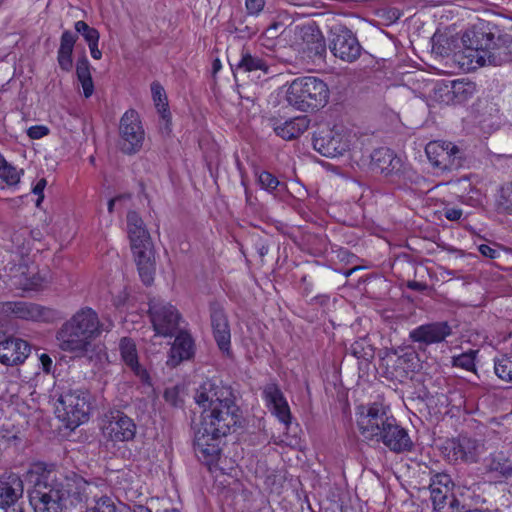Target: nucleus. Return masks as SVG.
<instances>
[{"mask_svg": "<svg viewBox=\"0 0 512 512\" xmlns=\"http://www.w3.org/2000/svg\"><path fill=\"white\" fill-rule=\"evenodd\" d=\"M194 400L202 408L201 428L212 439L225 437L241 425V410L230 386L206 380L196 389Z\"/></svg>", "mask_w": 512, "mask_h": 512, "instance_id": "nucleus-1", "label": "nucleus"}, {"mask_svg": "<svg viewBox=\"0 0 512 512\" xmlns=\"http://www.w3.org/2000/svg\"><path fill=\"white\" fill-rule=\"evenodd\" d=\"M461 40L463 50L456 57L461 67L468 71L486 65L500 66L512 61L511 36L505 34L495 38L487 24L481 23L467 29Z\"/></svg>", "mask_w": 512, "mask_h": 512, "instance_id": "nucleus-2", "label": "nucleus"}, {"mask_svg": "<svg viewBox=\"0 0 512 512\" xmlns=\"http://www.w3.org/2000/svg\"><path fill=\"white\" fill-rule=\"evenodd\" d=\"M89 488L90 484L73 472L48 471L37 479L30 502L34 512H63L69 497L83 502Z\"/></svg>", "mask_w": 512, "mask_h": 512, "instance_id": "nucleus-3", "label": "nucleus"}, {"mask_svg": "<svg viewBox=\"0 0 512 512\" xmlns=\"http://www.w3.org/2000/svg\"><path fill=\"white\" fill-rule=\"evenodd\" d=\"M113 327L112 321L102 322L95 310L83 307L65 321L56 334L59 348L76 358L94 352V341Z\"/></svg>", "mask_w": 512, "mask_h": 512, "instance_id": "nucleus-4", "label": "nucleus"}, {"mask_svg": "<svg viewBox=\"0 0 512 512\" xmlns=\"http://www.w3.org/2000/svg\"><path fill=\"white\" fill-rule=\"evenodd\" d=\"M127 232L139 276L145 285H151L156 270L153 243L144 221L135 211L127 214Z\"/></svg>", "mask_w": 512, "mask_h": 512, "instance_id": "nucleus-5", "label": "nucleus"}, {"mask_svg": "<svg viewBox=\"0 0 512 512\" xmlns=\"http://www.w3.org/2000/svg\"><path fill=\"white\" fill-rule=\"evenodd\" d=\"M328 98L329 88L327 84L314 76L294 79L286 91L288 104L303 112L325 106Z\"/></svg>", "mask_w": 512, "mask_h": 512, "instance_id": "nucleus-6", "label": "nucleus"}, {"mask_svg": "<svg viewBox=\"0 0 512 512\" xmlns=\"http://www.w3.org/2000/svg\"><path fill=\"white\" fill-rule=\"evenodd\" d=\"M90 393L82 388L64 390L55 403L57 417L74 428L89 418Z\"/></svg>", "mask_w": 512, "mask_h": 512, "instance_id": "nucleus-7", "label": "nucleus"}, {"mask_svg": "<svg viewBox=\"0 0 512 512\" xmlns=\"http://www.w3.org/2000/svg\"><path fill=\"white\" fill-rule=\"evenodd\" d=\"M395 419L389 409L380 403L358 407L357 426L363 438L369 441L380 442Z\"/></svg>", "mask_w": 512, "mask_h": 512, "instance_id": "nucleus-8", "label": "nucleus"}, {"mask_svg": "<svg viewBox=\"0 0 512 512\" xmlns=\"http://www.w3.org/2000/svg\"><path fill=\"white\" fill-rule=\"evenodd\" d=\"M148 313L157 335L172 337L178 332L181 315L172 304L158 298L150 299Z\"/></svg>", "mask_w": 512, "mask_h": 512, "instance_id": "nucleus-9", "label": "nucleus"}, {"mask_svg": "<svg viewBox=\"0 0 512 512\" xmlns=\"http://www.w3.org/2000/svg\"><path fill=\"white\" fill-rule=\"evenodd\" d=\"M353 136L343 127L322 129L314 134L313 147L325 157H339L350 149Z\"/></svg>", "mask_w": 512, "mask_h": 512, "instance_id": "nucleus-10", "label": "nucleus"}, {"mask_svg": "<svg viewBox=\"0 0 512 512\" xmlns=\"http://www.w3.org/2000/svg\"><path fill=\"white\" fill-rule=\"evenodd\" d=\"M145 131L143 129L139 114L133 110H127L121 117L119 123L120 150L128 155L139 152L143 146Z\"/></svg>", "mask_w": 512, "mask_h": 512, "instance_id": "nucleus-11", "label": "nucleus"}, {"mask_svg": "<svg viewBox=\"0 0 512 512\" xmlns=\"http://www.w3.org/2000/svg\"><path fill=\"white\" fill-rule=\"evenodd\" d=\"M425 152L432 166L441 171H454L463 166L464 153L451 142L431 141Z\"/></svg>", "mask_w": 512, "mask_h": 512, "instance_id": "nucleus-12", "label": "nucleus"}, {"mask_svg": "<svg viewBox=\"0 0 512 512\" xmlns=\"http://www.w3.org/2000/svg\"><path fill=\"white\" fill-rule=\"evenodd\" d=\"M329 49L336 58L348 63L356 61L362 53L357 37L350 29L341 25L331 28Z\"/></svg>", "mask_w": 512, "mask_h": 512, "instance_id": "nucleus-13", "label": "nucleus"}, {"mask_svg": "<svg viewBox=\"0 0 512 512\" xmlns=\"http://www.w3.org/2000/svg\"><path fill=\"white\" fill-rule=\"evenodd\" d=\"M2 312L16 318L35 321L53 322L58 318V311L32 302L10 301L2 305Z\"/></svg>", "mask_w": 512, "mask_h": 512, "instance_id": "nucleus-14", "label": "nucleus"}, {"mask_svg": "<svg viewBox=\"0 0 512 512\" xmlns=\"http://www.w3.org/2000/svg\"><path fill=\"white\" fill-rule=\"evenodd\" d=\"M484 444L477 439L459 436L447 441L446 457L450 462L476 463L484 453Z\"/></svg>", "mask_w": 512, "mask_h": 512, "instance_id": "nucleus-15", "label": "nucleus"}, {"mask_svg": "<svg viewBox=\"0 0 512 512\" xmlns=\"http://www.w3.org/2000/svg\"><path fill=\"white\" fill-rule=\"evenodd\" d=\"M107 424L104 431L107 436L116 442L132 441L137 432L134 420L120 410H112L107 415Z\"/></svg>", "mask_w": 512, "mask_h": 512, "instance_id": "nucleus-16", "label": "nucleus"}, {"mask_svg": "<svg viewBox=\"0 0 512 512\" xmlns=\"http://www.w3.org/2000/svg\"><path fill=\"white\" fill-rule=\"evenodd\" d=\"M452 334V328L446 321L420 325L409 332V339L418 344L419 349L443 342Z\"/></svg>", "mask_w": 512, "mask_h": 512, "instance_id": "nucleus-17", "label": "nucleus"}, {"mask_svg": "<svg viewBox=\"0 0 512 512\" xmlns=\"http://www.w3.org/2000/svg\"><path fill=\"white\" fill-rule=\"evenodd\" d=\"M30 352V344L21 338L8 337L0 341V363L6 366L24 363Z\"/></svg>", "mask_w": 512, "mask_h": 512, "instance_id": "nucleus-18", "label": "nucleus"}, {"mask_svg": "<svg viewBox=\"0 0 512 512\" xmlns=\"http://www.w3.org/2000/svg\"><path fill=\"white\" fill-rule=\"evenodd\" d=\"M263 397L273 414L288 425L291 420L290 408L279 386L274 382L267 383L263 388Z\"/></svg>", "mask_w": 512, "mask_h": 512, "instance_id": "nucleus-19", "label": "nucleus"}, {"mask_svg": "<svg viewBox=\"0 0 512 512\" xmlns=\"http://www.w3.org/2000/svg\"><path fill=\"white\" fill-rule=\"evenodd\" d=\"M24 493V484L16 473H4L0 476V508L13 506Z\"/></svg>", "mask_w": 512, "mask_h": 512, "instance_id": "nucleus-20", "label": "nucleus"}, {"mask_svg": "<svg viewBox=\"0 0 512 512\" xmlns=\"http://www.w3.org/2000/svg\"><path fill=\"white\" fill-rule=\"evenodd\" d=\"M474 92L472 83L460 80L452 81L450 84L439 85L435 90L438 99L446 104H459L469 99Z\"/></svg>", "mask_w": 512, "mask_h": 512, "instance_id": "nucleus-21", "label": "nucleus"}, {"mask_svg": "<svg viewBox=\"0 0 512 512\" xmlns=\"http://www.w3.org/2000/svg\"><path fill=\"white\" fill-rule=\"evenodd\" d=\"M380 442L394 453L410 452L414 447V443L408 431L402 427L396 419L392 425L388 427Z\"/></svg>", "mask_w": 512, "mask_h": 512, "instance_id": "nucleus-22", "label": "nucleus"}, {"mask_svg": "<svg viewBox=\"0 0 512 512\" xmlns=\"http://www.w3.org/2000/svg\"><path fill=\"white\" fill-rule=\"evenodd\" d=\"M175 340L170 348L167 365L176 367L184 360L194 355V341L191 335L184 330H178Z\"/></svg>", "mask_w": 512, "mask_h": 512, "instance_id": "nucleus-23", "label": "nucleus"}, {"mask_svg": "<svg viewBox=\"0 0 512 512\" xmlns=\"http://www.w3.org/2000/svg\"><path fill=\"white\" fill-rule=\"evenodd\" d=\"M211 326L219 349L223 352H229L231 343L230 327L223 309L218 306L211 307Z\"/></svg>", "mask_w": 512, "mask_h": 512, "instance_id": "nucleus-24", "label": "nucleus"}, {"mask_svg": "<svg viewBox=\"0 0 512 512\" xmlns=\"http://www.w3.org/2000/svg\"><path fill=\"white\" fill-rule=\"evenodd\" d=\"M120 355L127 367L144 383L149 381V374L138 361V353L135 342L131 338L124 337L119 343Z\"/></svg>", "mask_w": 512, "mask_h": 512, "instance_id": "nucleus-25", "label": "nucleus"}, {"mask_svg": "<svg viewBox=\"0 0 512 512\" xmlns=\"http://www.w3.org/2000/svg\"><path fill=\"white\" fill-rule=\"evenodd\" d=\"M310 120L307 116H298L284 122L275 121L273 130L277 136L284 140H293L302 135L309 127Z\"/></svg>", "mask_w": 512, "mask_h": 512, "instance_id": "nucleus-26", "label": "nucleus"}, {"mask_svg": "<svg viewBox=\"0 0 512 512\" xmlns=\"http://www.w3.org/2000/svg\"><path fill=\"white\" fill-rule=\"evenodd\" d=\"M400 166V159L386 147L375 149L371 154L370 167L373 171L389 175Z\"/></svg>", "mask_w": 512, "mask_h": 512, "instance_id": "nucleus-27", "label": "nucleus"}, {"mask_svg": "<svg viewBox=\"0 0 512 512\" xmlns=\"http://www.w3.org/2000/svg\"><path fill=\"white\" fill-rule=\"evenodd\" d=\"M77 39V34L72 33L70 30L64 31L61 35L57 60L60 68L64 71H70L72 69V53Z\"/></svg>", "mask_w": 512, "mask_h": 512, "instance_id": "nucleus-28", "label": "nucleus"}, {"mask_svg": "<svg viewBox=\"0 0 512 512\" xmlns=\"http://www.w3.org/2000/svg\"><path fill=\"white\" fill-rule=\"evenodd\" d=\"M217 441L218 439H212L211 435L205 433L204 430L199 432L195 443L197 455L208 463L216 461L220 453V447Z\"/></svg>", "mask_w": 512, "mask_h": 512, "instance_id": "nucleus-29", "label": "nucleus"}, {"mask_svg": "<svg viewBox=\"0 0 512 512\" xmlns=\"http://www.w3.org/2000/svg\"><path fill=\"white\" fill-rule=\"evenodd\" d=\"M485 463L488 472H495L505 478L512 476V459L504 451L491 453Z\"/></svg>", "mask_w": 512, "mask_h": 512, "instance_id": "nucleus-30", "label": "nucleus"}, {"mask_svg": "<svg viewBox=\"0 0 512 512\" xmlns=\"http://www.w3.org/2000/svg\"><path fill=\"white\" fill-rule=\"evenodd\" d=\"M415 358L414 352H405L404 349L393 351L386 357L387 368L392 367V377L399 378L407 375V370L403 367L404 364L412 363Z\"/></svg>", "mask_w": 512, "mask_h": 512, "instance_id": "nucleus-31", "label": "nucleus"}, {"mask_svg": "<svg viewBox=\"0 0 512 512\" xmlns=\"http://www.w3.org/2000/svg\"><path fill=\"white\" fill-rule=\"evenodd\" d=\"M236 70L243 72L263 71L265 74L269 72V65L261 57L252 55L249 51L242 50L241 58L235 65Z\"/></svg>", "mask_w": 512, "mask_h": 512, "instance_id": "nucleus-32", "label": "nucleus"}, {"mask_svg": "<svg viewBox=\"0 0 512 512\" xmlns=\"http://www.w3.org/2000/svg\"><path fill=\"white\" fill-rule=\"evenodd\" d=\"M151 93L154 104L160 113L162 119L165 121V128H169L171 113L168 110V100L163 86L159 82L151 84Z\"/></svg>", "mask_w": 512, "mask_h": 512, "instance_id": "nucleus-33", "label": "nucleus"}, {"mask_svg": "<svg viewBox=\"0 0 512 512\" xmlns=\"http://www.w3.org/2000/svg\"><path fill=\"white\" fill-rule=\"evenodd\" d=\"M495 207L499 213L512 214V183H505L499 188Z\"/></svg>", "mask_w": 512, "mask_h": 512, "instance_id": "nucleus-34", "label": "nucleus"}, {"mask_svg": "<svg viewBox=\"0 0 512 512\" xmlns=\"http://www.w3.org/2000/svg\"><path fill=\"white\" fill-rule=\"evenodd\" d=\"M307 50L310 56L322 58L326 54V43L318 29H311L310 35H306Z\"/></svg>", "mask_w": 512, "mask_h": 512, "instance_id": "nucleus-35", "label": "nucleus"}, {"mask_svg": "<svg viewBox=\"0 0 512 512\" xmlns=\"http://www.w3.org/2000/svg\"><path fill=\"white\" fill-rule=\"evenodd\" d=\"M494 370L501 380L512 383V352L495 358Z\"/></svg>", "mask_w": 512, "mask_h": 512, "instance_id": "nucleus-36", "label": "nucleus"}, {"mask_svg": "<svg viewBox=\"0 0 512 512\" xmlns=\"http://www.w3.org/2000/svg\"><path fill=\"white\" fill-rule=\"evenodd\" d=\"M74 27L76 32L82 35L88 45L99 43L100 34L98 30L90 27L85 21H77Z\"/></svg>", "mask_w": 512, "mask_h": 512, "instance_id": "nucleus-37", "label": "nucleus"}, {"mask_svg": "<svg viewBox=\"0 0 512 512\" xmlns=\"http://www.w3.org/2000/svg\"><path fill=\"white\" fill-rule=\"evenodd\" d=\"M476 353L477 352L474 350H469L457 356H453L452 365L454 367H459L467 371H473L475 368Z\"/></svg>", "mask_w": 512, "mask_h": 512, "instance_id": "nucleus-38", "label": "nucleus"}, {"mask_svg": "<svg viewBox=\"0 0 512 512\" xmlns=\"http://www.w3.org/2000/svg\"><path fill=\"white\" fill-rule=\"evenodd\" d=\"M0 178L8 185H16L20 180L19 171L11 166L4 157L0 160Z\"/></svg>", "mask_w": 512, "mask_h": 512, "instance_id": "nucleus-39", "label": "nucleus"}, {"mask_svg": "<svg viewBox=\"0 0 512 512\" xmlns=\"http://www.w3.org/2000/svg\"><path fill=\"white\" fill-rule=\"evenodd\" d=\"M17 273L10 275L11 285L22 290H30L33 283L26 277V266L19 265Z\"/></svg>", "mask_w": 512, "mask_h": 512, "instance_id": "nucleus-40", "label": "nucleus"}, {"mask_svg": "<svg viewBox=\"0 0 512 512\" xmlns=\"http://www.w3.org/2000/svg\"><path fill=\"white\" fill-rule=\"evenodd\" d=\"M449 491H450V488H447V487L446 488H441V487L430 488L431 501H432L434 510L440 511L441 509L444 508L447 498H448Z\"/></svg>", "mask_w": 512, "mask_h": 512, "instance_id": "nucleus-41", "label": "nucleus"}, {"mask_svg": "<svg viewBox=\"0 0 512 512\" xmlns=\"http://www.w3.org/2000/svg\"><path fill=\"white\" fill-rule=\"evenodd\" d=\"M30 234L27 228H21L12 235V242L15 244V247L19 250L20 253H24L30 249V238L28 235Z\"/></svg>", "mask_w": 512, "mask_h": 512, "instance_id": "nucleus-42", "label": "nucleus"}, {"mask_svg": "<svg viewBox=\"0 0 512 512\" xmlns=\"http://www.w3.org/2000/svg\"><path fill=\"white\" fill-rule=\"evenodd\" d=\"M165 401L174 406L180 407L183 404L182 390L179 386L166 388L164 391Z\"/></svg>", "mask_w": 512, "mask_h": 512, "instance_id": "nucleus-43", "label": "nucleus"}, {"mask_svg": "<svg viewBox=\"0 0 512 512\" xmlns=\"http://www.w3.org/2000/svg\"><path fill=\"white\" fill-rule=\"evenodd\" d=\"M86 512H117V508L112 498L102 496L95 501V506Z\"/></svg>", "mask_w": 512, "mask_h": 512, "instance_id": "nucleus-44", "label": "nucleus"}, {"mask_svg": "<svg viewBox=\"0 0 512 512\" xmlns=\"http://www.w3.org/2000/svg\"><path fill=\"white\" fill-rule=\"evenodd\" d=\"M258 182L260 186L268 191L275 190L278 185V179L272 175L270 172L262 171L258 176Z\"/></svg>", "mask_w": 512, "mask_h": 512, "instance_id": "nucleus-45", "label": "nucleus"}, {"mask_svg": "<svg viewBox=\"0 0 512 512\" xmlns=\"http://www.w3.org/2000/svg\"><path fill=\"white\" fill-rule=\"evenodd\" d=\"M450 485H454V483L452 482V479L448 474L437 473L431 478L429 488H450Z\"/></svg>", "mask_w": 512, "mask_h": 512, "instance_id": "nucleus-46", "label": "nucleus"}, {"mask_svg": "<svg viewBox=\"0 0 512 512\" xmlns=\"http://www.w3.org/2000/svg\"><path fill=\"white\" fill-rule=\"evenodd\" d=\"M76 74L78 80L92 77L90 73V63L86 56H83L77 61Z\"/></svg>", "mask_w": 512, "mask_h": 512, "instance_id": "nucleus-47", "label": "nucleus"}, {"mask_svg": "<svg viewBox=\"0 0 512 512\" xmlns=\"http://www.w3.org/2000/svg\"><path fill=\"white\" fill-rule=\"evenodd\" d=\"M235 32L240 38H251L257 34L258 28L256 25H244L243 23H240L238 26L235 27Z\"/></svg>", "mask_w": 512, "mask_h": 512, "instance_id": "nucleus-48", "label": "nucleus"}, {"mask_svg": "<svg viewBox=\"0 0 512 512\" xmlns=\"http://www.w3.org/2000/svg\"><path fill=\"white\" fill-rule=\"evenodd\" d=\"M265 6V0H246L245 7L249 15H258Z\"/></svg>", "mask_w": 512, "mask_h": 512, "instance_id": "nucleus-49", "label": "nucleus"}, {"mask_svg": "<svg viewBox=\"0 0 512 512\" xmlns=\"http://www.w3.org/2000/svg\"><path fill=\"white\" fill-rule=\"evenodd\" d=\"M49 133V129L46 126L35 125L31 126L27 134L31 139H40Z\"/></svg>", "mask_w": 512, "mask_h": 512, "instance_id": "nucleus-50", "label": "nucleus"}, {"mask_svg": "<svg viewBox=\"0 0 512 512\" xmlns=\"http://www.w3.org/2000/svg\"><path fill=\"white\" fill-rule=\"evenodd\" d=\"M46 185H47V180L45 178H41L40 180H38V182L32 189L33 193L38 196L37 201H36L37 207L40 206L41 202L44 199V189H45Z\"/></svg>", "mask_w": 512, "mask_h": 512, "instance_id": "nucleus-51", "label": "nucleus"}, {"mask_svg": "<svg viewBox=\"0 0 512 512\" xmlns=\"http://www.w3.org/2000/svg\"><path fill=\"white\" fill-rule=\"evenodd\" d=\"M444 216L450 221H457L462 216V210L454 207H446L444 208Z\"/></svg>", "mask_w": 512, "mask_h": 512, "instance_id": "nucleus-52", "label": "nucleus"}, {"mask_svg": "<svg viewBox=\"0 0 512 512\" xmlns=\"http://www.w3.org/2000/svg\"><path fill=\"white\" fill-rule=\"evenodd\" d=\"M83 88V94L86 98H89L94 92V84L92 77L79 80Z\"/></svg>", "mask_w": 512, "mask_h": 512, "instance_id": "nucleus-53", "label": "nucleus"}, {"mask_svg": "<svg viewBox=\"0 0 512 512\" xmlns=\"http://www.w3.org/2000/svg\"><path fill=\"white\" fill-rule=\"evenodd\" d=\"M478 251L485 257H488L490 259H495L498 257L499 255V252L490 247L489 245L487 244H481L479 247H478Z\"/></svg>", "mask_w": 512, "mask_h": 512, "instance_id": "nucleus-54", "label": "nucleus"}, {"mask_svg": "<svg viewBox=\"0 0 512 512\" xmlns=\"http://www.w3.org/2000/svg\"><path fill=\"white\" fill-rule=\"evenodd\" d=\"M282 27V24L281 23H278V22H274L272 23L267 29H266V34L268 37L270 38H275L277 37L279 34H278V30L279 28Z\"/></svg>", "mask_w": 512, "mask_h": 512, "instance_id": "nucleus-55", "label": "nucleus"}, {"mask_svg": "<svg viewBox=\"0 0 512 512\" xmlns=\"http://www.w3.org/2000/svg\"><path fill=\"white\" fill-rule=\"evenodd\" d=\"M350 351L357 358L363 357L362 346L360 342H354L350 347Z\"/></svg>", "mask_w": 512, "mask_h": 512, "instance_id": "nucleus-56", "label": "nucleus"}, {"mask_svg": "<svg viewBox=\"0 0 512 512\" xmlns=\"http://www.w3.org/2000/svg\"><path fill=\"white\" fill-rule=\"evenodd\" d=\"M40 361H41V363L43 365L44 371L49 372L50 368H51V365H52L51 358L47 354H42L40 356Z\"/></svg>", "mask_w": 512, "mask_h": 512, "instance_id": "nucleus-57", "label": "nucleus"}, {"mask_svg": "<svg viewBox=\"0 0 512 512\" xmlns=\"http://www.w3.org/2000/svg\"><path fill=\"white\" fill-rule=\"evenodd\" d=\"M92 58L99 60L102 57V52L98 49V44L88 45Z\"/></svg>", "mask_w": 512, "mask_h": 512, "instance_id": "nucleus-58", "label": "nucleus"}, {"mask_svg": "<svg viewBox=\"0 0 512 512\" xmlns=\"http://www.w3.org/2000/svg\"><path fill=\"white\" fill-rule=\"evenodd\" d=\"M459 505H460V502L455 497H453L449 502V507L452 510V512H458Z\"/></svg>", "mask_w": 512, "mask_h": 512, "instance_id": "nucleus-59", "label": "nucleus"}, {"mask_svg": "<svg viewBox=\"0 0 512 512\" xmlns=\"http://www.w3.org/2000/svg\"><path fill=\"white\" fill-rule=\"evenodd\" d=\"M30 234L28 237L30 238V242L33 240H40L41 239V232L39 230H29Z\"/></svg>", "mask_w": 512, "mask_h": 512, "instance_id": "nucleus-60", "label": "nucleus"}, {"mask_svg": "<svg viewBox=\"0 0 512 512\" xmlns=\"http://www.w3.org/2000/svg\"><path fill=\"white\" fill-rule=\"evenodd\" d=\"M319 302L321 305L325 304L328 301V298L324 295L315 296L311 299V302Z\"/></svg>", "mask_w": 512, "mask_h": 512, "instance_id": "nucleus-61", "label": "nucleus"}, {"mask_svg": "<svg viewBox=\"0 0 512 512\" xmlns=\"http://www.w3.org/2000/svg\"><path fill=\"white\" fill-rule=\"evenodd\" d=\"M118 199H120V197H115V198H112V199H110V200H109V202H108V211H109L110 213H112V212H113L114 205H115V203H116V201H117Z\"/></svg>", "mask_w": 512, "mask_h": 512, "instance_id": "nucleus-62", "label": "nucleus"}, {"mask_svg": "<svg viewBox=\"0 0 512 512\" xmlns=\"http://www.w3.org/2000/svg\"><path fill=\"white\" fill-rule=\"evenodd\" d=\"M409 287L414 290H421L423 288V285L419 282H412L409 284Z\"/></svg>", "mask_w": 512, "mask_h": 512, "instance_id": "nucleus-63", "label": "nucleus"}, {"mask_svg": "<svg viewBox=\"0 0 512 512\" xmlns=\"http://www.w3.org/2000/svg\"><path fill=\"white\" fill-rule=\"evenodd\" d=\"M221 68V62L219 59H216L214 62H213V72L216 73L220 70Z\"/></svg>", "mask_w": 512, "mask_h": 512, "instance_id": "nucleus-64", "label": "nucleus"}]
</instances>
